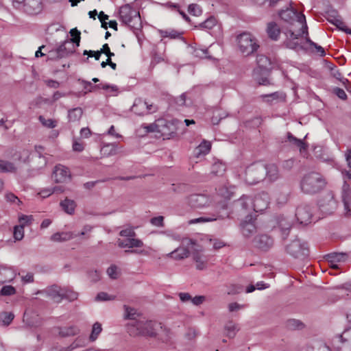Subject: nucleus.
<instances>
[{"mask_svg":"<svg viewBox=\"0 0 351 351\" xmlns=\"http://www.w3.org/2000/svg\"><path fill=\"white\" fill-rule=\"evenodd\" d=\"M281 20L285 23L283 32L286 36L284 42L286 47L291 49H302L297 40L303 34H308L306 17L293 8H287L279 12Z\"/></svg>","mask_w":351,"mask_h":351,"instance_id":"f257e3e1","label":"nucleus"},{"mask_svg":"<svg viewBox=\"0 0 351 351\" xmlns=\"http://www.w3.org/2000/svg\"><path fill=\"white\" fill-rule=\"evenodd\" d=\"M162 326L160 323L148 320L140 317L138 320L130 322L126 325L127 332L131 337H156L159 329Z\"/></svg>","mask_w":351,"mask_h":351,"instance_id":"f03ea898","label":"nucleus"},{"mask_svg":"<svg viewBox=\"0 0 351 351\" xmlns=\"http://www.w3.org/2000/svg\"><path fill=\"white\" fill-rule=\"evenodd\" d=\"M325 186L322 176L316 172L305 174L300 182L302 191L306 194H314L321 191Z\"/></svg>","mask_w":351,"mask_h":351,"instance_id":"7ed1b4c3","label":"nucleus"},{"mask_svg":"<svg viewBox=\"0 0 351 351\" xmlns=\"http://www.w3.org/2000/svg\"><path fill=\"white\" fill-rule=\"evenodd\" d=\"M119 17L121 22L131 29H139L142 27L139 12L132 8L130 4H125L120 8Z\"/></svg>","mask_w":351,"mask_h":351,"instance_id":"20e7f679","label":"nucleus"},{"mask_svg":"<svg viewBox=\"0 0 351 351\" xmlns=\"http://www.w3.org/2000/svg\"><path fill=\"white\" fill-rule=\"evenodd\" d=\"M199 248L200 247L194 240L186 238L182 240L181 246L167 254V256L176 261H180L187 258L190 254V252L200 251L201 250Z\"/></svg>","mask_w":351,"mask_h":351,"instance_id":"39448f33","label":"nucleus"},{"mask_svg":"<svg viewBox=\"0 0 351 351\" xmlns=\"http://www.w3.org/2000/svg\"><path fill=\"white\" fill-rule=\"evenodd\" d=\"M265 165L261 162L251 164L245 171V181L249 184H255L266 177Z\"/></svg>","mask_w":351,"mask_h":351,"instance_id":"423d86ee","label":"nucleus"},{"mask_svg":"<svg viewBox=\"0 0 351 351\" xmlns=\"http://www.w3.org/2000/svg\"><path fill=\"white\" fill-rule=\"evenodd\" d=\"M240 51L245 56H250L259 48L257 39L249 32H243L237 36Z\"/></svg>","mask_w":351,"mask_h":351,"instance_id":"0eeeda50","label":"nucleus"},{"mask_svg":"<svg viewBox=\"0 0 351 351\" xmlns=\"http://www.w3.org/2000/svg\"><path fill=\"white\" fill-rule=\"evenodd\" d=\"M285 249L287 253L295 258L304 259L308 255L307 243L299 239L291 241Z\"/></svg>","mask_w":351,"mask_h":351,"instance_id":"6e6552de","label":"nucleus"},{"mask_svg":"<svg viewBox=\"0 0 351 351\" xmlns=\"http://www.w3.org/2000/svg\"><path fill=\"white\" fill-rule=\"evenodd\" d=\"M334 351H351V326L332 339Z\"/></svg>","mask_w":351,"mask_h":351,"instance_id":"1a4fd4ad","label":"nucleus"},{"mask_svg":"<svg viewBox=\"0 0 351 351\" xmlns=\"http://www.w3.org/2000/svg\"><path fill=\"white\" fill-rule=\"evenodd\" d=\"M187 204L193 208L202 209L211 205L212 199L204 194H192L187 197Z\"/></svg>","mask_w":351,"mask_h":351,"instance_id":"9d476101","label":"nucleus"},{"mask_svg":"<svg viewBox=\"0 0 351 351\" xmlns=\"http://www.w3.org/2000/svg\"><path fill=\"white\" fill-rule=\"evenodd\" d=\"M313 216V208L308 204L301 203L296 208L295 217L301 224L311 222Z\"/></svg>","mask_w":351,"mask_h":351,"instance_id":"9b49d317","label":"nucleus"},{"mask_svg":"<svg viewBox=\"0 0 351 351\" xmlns=\"http://www.w3.org/2000/svg\"><path fill=\"white\" fill-rule=\"evenodd\" d=\"M318 205L322 212L330 214L336 208L337 202L334 199L333 194L331 192H327L319 200Z\"/></svg>","mask_w":351,"mask_h":351,"instance_id":"f8f14e48","label":"nucleus"},{"mask_svg":"<svg viewBox=\"0 0 351 351\" xmlns=\"http://www.w3.org/2000/svg\"><path fill=\"white\" fill-rule=\"evenodd\" d=\"M326 20L335 25L339 29L345 32L348 34H351V29L346 27L341 16L336 10H330L326 13Z\"/></svg>","mask_w":351,"mask_h":351,"instance_id":"ddd939ff","label":"nucleus"},{"mask_svg":"<svg viewBox=\"0 0 351 351\" xmlns=\"http://www.w3.org/2000/svg\"><path fill=\"white\" fill-rule=\"evenodd\" d=\"M52 178L57 183L66 182L71 179L70 171L67 167L58 165L54 168Z\"/></svg>","mask_w":351,"mask_h":351,"instance_id":"4468645a","label":"nucleus"},{"mask_svg":"<svg viewBox=\"0 0 351 351\" xmlns=\"http://www.w3.org/2000/svg\"><path fill=\"white\" fill-rule=\"evenodd\" d=\"M16 276V271L12 267L0 263V285L12 281Z\"/></svg>","mask_w":351,"mask_h":351,"instance_id":"2eb2a0df","label":"nucleus"},{"mask_svg":"<svg viewBox=\"0 0 351 351\" xmlns=\"http://www.w3.org/2000/svg\"><path fill=\"white\" fill-rule=\"evenodd\" d=\"M43 8V5L41 0H26L23 7L24 12L30 15L40 13Z\"/></svg>","mask_w":351,"mask_h":351,"instance_id":"dca6fc26","label":"nucleus"},{"mask_svg":"<svg viewBox=\"0 0 351 351\" xmlns=\"http://www.w3.org/2000/svg\"><path fill=\"white\" fill-rule=\"evenodd\" d=\"M253 199V210L258 213L265 210L269 204V196L266 193H262L254 197Z\"/></svg>","mask_w":351,"mask_h":351,"instance_id":"f3484780","label":"nucleus"},{"mask_svg":"<svg viewBox=\"0 0 351 351\" xmlns=\"http://www.w3.org/2000/svg\"><path fill=\"white\" fill-rule=\"evenodd\" d=\"M23 323L29 328H38L42 324V319L34 311H25L23 318Z\"/></svg>","mask_w":351,"mask_h":351,"instance_id":"a211bd4d","label":"nucleus"},{"mask_svg":"<svg viewBox=\"0 0 351 351\" xmlns=\"http://www.w3.org/2000/svg\"><path fill=\"white\" fill-rule=\"evenodd\" d=\"M254 242L258 248L263 251H267L274 244L272 238L267 234H261L256 237Z\"/></svg>","mask_w":351,"mask_h":351,"instance_id":"6ab92c4d","label":"nucleus"},{"mask_svg":"<svg viewBox=\"0 0 351 351\" xmlns=\"http://www.w3.org/2000/svg\"><path fill=\"white\" fill-rule=\"evenodd\" d=\"M75 51V48L72 42L66 40L59 46L55 52L57 53V58H62L72 54Z\"/></svg>","mask_w":351,"mask_h":351,"instance_id":"aec40b11","label":"nucleus"},{"mask_svg":"<svg viewBox=\"0 0 351 351\" xmlns=\"http://www.w3.org/2000/svg\"><path fill=\"white\" fill-rule=\"evenodd\" d=\"M278 223L282 239H286L293 226L292 220L289 217H280Z\"/></svg>","mask_w":351,"mask_h":351,"instance_id":"412c9836","label":"nucleus"},{"mask_svg":"<svg viewBox=\"0 0 351 351\" xmlns=\"http://www.w3.org/2000/svg\"><path fill=\"white\" fill-rule=\"evenodd\" d=\"M82 84L84 85V88L86 90V92H92L96 89H104V90H109L111 92H117L118 90V88L115 85H110V84H97L93 85L90 82L82 80Z\"/></svg>","mask_w":351,"mask_h":351,"instance_id":"4be33fe9","label":"nucleus"},{"mask_svg":"<svg viewBox=\"0 0 351 351\" xmlns=\"http://www.w3.org/2000/svg\"><path fill=\"white\" fill-rule=\"evenodd\" d=\"M117 245L121 248H133L143 247V243L140 239H135L134 237H130L127 238L125 239H118Z\"/></svg>","mask_w":351,"mask_h":351,"instance_id":"5701e85b","label":"nucleus"},{"mask_svg":"<svg viewBox=\"0 0 351 351\" xmlns=\"http://www.w3.org/2000/svg\"><path fill=\"white\" fill-rule=\"evenodd\" d=\"M63 290L56 285H53L45 291L47 295L54 302H60L63 300Z\"/></svg>","mask_w":351,"mask_h":351,"instance_id":"b1692460","label":"nucleus"},{"mask_svg":"<svg viewBox=\"0 0 351 351\" xmlns=\"http://www.w3.org/2000/svg\"><path fill=\"white\" fill-rule=\"evenodd\" d=\"M131 111L138 116H144L146 114V101L140 98L136 99L132 106Z\"/></svg>","mask_w":351,"mask_h":351,"instance_id":"393cba45","label":"nucleus"},{"mask_svg":"<svg viewBox=\"0 0 351 351\" xmlns=\"http://www.w3.org/2000/svg\"><path fill=\"white\" fill-rule=\"evenodd\" d=\"M77 235L72 232H56L51 235V240L55 242H64L75 238Z\"/></svg>","mask_w":351,"mask_h":351,"instance_id":"a878e982","label":"nucleus"},{"mask_svg":"<svg viewBox=\"0 0 351 351\" xmlns=\"http://www.w3.org/2000/svg\"><path fill=\"white\" fill-rule=\"evenodd\" d=\"M58 334L60 336L62 337H67L71 336H74L77 335L80 332V329L77 326H64L60 327L58 328Z\"/></svg>","mask_w":351,"mask_h":351,"instance_id":"bb28decb","label":"nucleus"},{"mask_svg":"<svg viewBox=\"0 0 351 351\" xmlns=\"http://www.w3.org/2000/svg\"><path fill=\"white\" fill-rule=\"evenodd\" d=\"M241 232L245 237H251L256 231V228L253 221H243L241 224Z\"/></svg>","mask_w":351,"mask_h":351,"instance_id":"cd10ccee","label":"nucleus"},{"mask_svg":"<svg viewBox=\"0 0 351 351\" xmlns=\"http://www.w3.org/2000/svg\"><path fill=\"white\" fill-rule=\"evenodd\" d=\"M237 204L245 211L253 210V199L249 196L243 195L238 201Z\"/></svg>","mask_w":351,"mask_h":351,"instance_id":"c85d7f7f","label":"nucleus"},{"mask_svg":"<svg viewBox=\"0 0 351 351\" xmlns=\"http://www.w3.org/2000/svg\"><path fill=\"white\" fill-rule=\"evenodd\" d=\"M267 32L271 39L277 40L280 34V29L276 23L270 22L267 24Z\"/></svg>","mask_w":351,"mask_h":351,"instance_id":"c756f323","label":"nucleus"},{"mask_svg":"<svg viewBox=\"0 0 351 351\" xmlns=\"http://www.w3.org/2000/svg\"><path fill=\"white\" fill-rule=\"evenodd\" d=\"M287 140L293 146L298 147L300 152L307 149L306 144L303 140L295 137L291 133H287Z\"/></svg>","mask_w":351,"mask_h":351,"instance_id":"7c9ffc66","label":"nucleus"},{"mask_svg":"<svg viewBox=\"0 0 351 351\" xmlns=\"http://www.w3.org/2000/svg\"><path fill=\"white\" fill-rule=\"evenodd\" d=\"M117 143H106L101 149V153L104 156H114L117 154Z\"/></svg>","mask_w":351,"mask_h":351,"instance_id":"2f4dec72","label":"nucleus"},{"mask_svg":"<svg viewBox=\"0 0 351 351\" xmlns=\"http://www.w3.org/2000/svg\"><path fill=\"white\" fill-rule=\"evenodd\" d=\"M159 34L162 38L184 40L182 33L175 29L159 30Z\"/></svg>","mask_w":351,"mask_h":351,"instance_id":"473e14b6","label":"nucleus"},{"mask_svg":"<svg viewBox=\"0 0 351 351\" xmlns=\"http://www.w3.org/2000/svg\"><path fill=\"white\" fill-rule=\"evenodd\" d=\"M16 170L17 168L13 162L5 160H0L1 173H15Z\"/></svg>","mask_w":351,"mask_h":351,"instance_id":"72a5a7b5","label":"nucleus"},{"mask_svg":"<svg viewBox=\"0 0 351 351\" xmlns=\"http://www.w3.org/2000/svg\"><path fill=\"white\" fill-rule=\"evenodd\" d=\"M193 260L196 263V268L199 270L204 269L206 267V258L199 253V251H193Z\"/></svg>","mask_w":351,"mask_h":351,"instance_id":"f704fd0d","label":"nucleus"},{"mask_svg":"<svg viewBox=\"0 0 351 351\" xmlns=\"http://www.w3.org/2000/svg\"><path fill=\"white\" fill-rule=\"evenodd\" d=\"M256 64L258 65L256 69L261 71V70H267L270 66L271 62L270 60L266 56L260 54L256 57Z\"/></svg>","mask_w":351,"mask_h":351,"instance_id":"c9c22d12","label":"nucleus"},{"mask_svg":"<svg viewBox=\"0 0 351 351\" xmlns=\"http://www.w3.org/2000/svg\"><path fill=\"white\" fill-rule=\"evenodd\" d=\"M226 170V164L220 161L215 162L211 167V173L216 176H223Z\"/></svg>","mask_w":351,"mask_h":351,"instance_id":"e433bc0d","label":"nucleus"},{"mask_svg":"<svg viewBox=\"0 0 351 351\" xmlns=\"http://www.w3.org/2000/svg\"><path fill=\"white\" fill-rule=\"evenodd\" d=\"M60 206L66 213L71 215L74 213L76 204L73 200L66 198L60 202Z\"/></svg>","mask_w":351,"mask_h":351,"instance_id":"4c0bfd02","label":"nucleus"},{"mask_svg":"<svg viewBox=\"0 0 351 351\" xmlns=\"http://www.w3.org/2000/svg\"><path fill=\"white\" fill-rule=\"evenodd\" d=\"M124 309H125L124 317L127 319H130V322L134 321V320H138V319L140 317H142L141 315H139L137 313L136 309L129 307L127 305H124Z\"/></svg>","mask_w":351,"mask_h":351,"instance_id":"58836bf2","label":"nucleus"},{"mask_svg":"<svg viewBox=\"0 0 351 351\" xmlns=\"http://www.w3.org/2000/svg\"><path fill=\"white\" fill-rule=\"evenodd\" d=\"M266 167V176L268 177V178L271 181H275L278 178V169L276 165L271 164L269 165H265Z\"/></svg>","mask_w":351,"mask_h":351,"instance_id":"ea45409f","label":"nucleus"},{"mask_svg":"<svg viewBox=\"0 0 351 351\" xmlns=\"http://www.w3.org/2000/svg\"><path fill=\"white\" fill-rule=\"evenodd\" d=\"M82 114L83 110L80 107L69 110L68 112V118L69 121L75 122L79 121L81 119Z\"/></svg>","mask_w":351,"mask_h":351,"instance_id":"a19ab883","label":"nucleus"},{"mask_svg":"<svg viewBox=\"0 0 351 351\" xmlns=\"http://www.w3.org/2000/svg\"><path fill=\"white\" fill-rule=\"evenodd\" d=\"M347 258L346 254L333 252L326 255V260L328 262L340 263L345 261Z\"/></svg>","mask_w":351,"mask_h":351,"instance_id":"79ce46f5","label":"nucleus"},{"mask_svg":"<svg viewBox=\"0 0 351 351\" xmlns=\"http://www.w3.org/2000/svg\"><path fill=\"white\" fill-rule=\"evenodd\" d=\"M233 187L224 184L220 186L217 191L218 194L226 199H229L232 197L233 191Z\"/></svg>","mask_w":351,"mask_h":351,"instance_id":"37998d69","label":"nucleus"},{"mask_svg":"<svg viewBox=\"0 0 351 351\" xmlns=\"http://www.w3.org/2000/svg\"><path fill=\"white\" fill-rule=\"evenodd\" d=\"M343 202L344 204L345 210L347 211V213L349 214L350 212V191H349V186L347 184H344L343 186V192L342 195Z\"/></svg>","mask_w":351,"mask_h":351,"instance_id":"c03bdc74","label":"nucleus"},{"mask_svg":"<svg viewBox=\"0 0 351 351\" xmlns=\"http://www.w3.org/2000/svg\"><path fill=\"white\" fill-rule=\"evenodd\" d=\"M210 143L204 140L199 146L196 147L197 154L198 156L206 155L210 152Z\"/></svg>","mask_w":351,"mask_h":351,"instance_id":"a18cd8bd","label":"nucleus"},{"mask_svg":"<svg viewBox=\"0 0 351 351\" xmlns=\"http://www.w3.org/2000/svg\"><path fill=\"white\" fill-rule=\"evenodd\" d=\"M14 318V315L12 312H2L0 314V322L5 326L10 325Z\"/></svg>","mask_w":351,"mask_h":351,"instance_id":"49530a36","label":"nucleus"},{"mask_svg":"<svg viewBox=\"0 0 351 351\" xmlns=\"http://www.w3.org/2000/svg\"><path fill=\"white\" fill-rule=\"evenodd\" d=\"M217 24V20L215 17L210 16L205 21L199 23L197 27L206 29H211Z\"/></svg>","mask_w":351,"mask_h":351,"instance_id":"de8ad7c7","label":"nucleus"},{"mask_svg":"<svg viewBox=\"0 0 351 351\" xmlns=\"http://www.w3.org/2000/svg\"><path fill=\"white\" fill-rule=\"evenodd\" d=\"M101 324L99 322H95L93 325L92 331L89 337L90 340L91 341H95L97 339L99 335L101 333Z\"/></svg>","mask_w":351,"mask_h":351,"instance_id":"09e8293b","label":"nucleus"},{"mask_svg":"<svg viewBox=\"0 0 351 351\" xmlns=\"http://www.w3.org/2000/svg\"><path fill=\"white\" fill-rule=\"evenodd\" d=\"M38 120L41 124L47 128H54L57 126V121L52 119H45L43 116L40 115Z\"/></svg>","mask_w":351,"mask_h":351,"instance_id":"8fccbe9b","label":"nucleus"},{"mask_svg":"<svg viewBox=\"0 0 351 351\" xmlns=\"http://www.w3.org/2000/svg\"><path fill=\"white\" fill-rule=\"evenodd\" d=\"M252 76L254 79L260 85L266 86L269 84V80L267 77H261L260 71L258 69H254L252 73Z\"/></svg>","mask_w":351,"mask_h":351,"instance_id":"3c124183","label":"nucleus"},{"mask_svg":"<svg viewBox=\"0 0 351 351\" xmlns=\"http://www.w3.org/2000/svg\"><path fill=\"white\" fill-rule=\"evenodd\" d=\"M225 330L226 331V335L230 338L234 337L238 330L236 324L232 322L226 324L225 326Z\"/></svg>","mask_w":351,"mask_h":351,"instance_id":"603ef678","label":"nucleus"},{"mask_svg":"<svg viewBox=\"0 0 351 351\" xmlns=\"http://www.w3.org/2000/svg\"><path fill=\"white\" fill-rule=\"evenodd\" d=\"M308 351H331L330 348L322 342H316L311 347L308 348Z\"/></svg>","mask_w":351,"mask_h":351,"instance_id":"864d4df0","label":"nucleus"},{"mask_svg":"<svg viewBox=\"0 0 351 351\" xmlns=\"http://www.w3.org/2000/svg\"><path fill=\"white\" fill-rule=\"evenodd\" d=\"M261 97L263 99L267 98V101L285 99V95L280 92H274L270 94L262 95Z\"/></svg>","mask_w":351,"mask_h":351,"instance_id":"5fc2aeb1","label":"nucleus"},{"mask_svg":"<svg viewBox=\"0 0 351 351\" xmlns=\"http://www.w3.org/2000/svg\"><path fill=\"white\" fill-rule=\"evenodd\" d=\"M71 36L73 37L69 41L72 42L73 44L75 43L77 46L80 45V32L76 28L72 29L70 31Z\"/></svg>","mask_w":351,"mask_h":351,"instance_id":"6e6d98bb","label":"nucleus"},{"mask_svg":"<svg viewBox=\"0 0 351 351\" xmlns=\"http://www.w3.org/2000/svg\"><path fill=\"white\" fill-rule=\"evenodd\" d=\"M13 234L15 240H22L24 237V228L23 226H16L14 228Z\"/></svg>","mask_w":351,"mask_h":351,"instance_id":"4d7b16f0","label":"nucleus"},{"mask_svg":"<svg viewBox=\"0 0 351 351\" xmlns=\"http://www.w3.org/2000/svg\"><path fill=\"white\" fill-rule=\"evenodd\" d=\"M62 296L63 299L65 298L69 301H73L77 298L78 294L72 290L66 289L63 290Z\"/></svg>","mask_w":351,"mask_h":351,"instance_id":"13d9d810","label":"nucleus"},{"mask_svg":"<svg viewBox=\"0 0 351 351\" xmlns=\"http://www.w3.org/2000/svg\"><path fill=\"white\" fill-rule=\"evenodd\" d=\"M15 293L16 289L11 285L3 286L0 291L1 295H12L15 294Z\"/></svg>","mask_w":351,"mask_h":351,"instance_id":"bf43d9fd","label":"nucleus"},{"mask_svg":"<svg viewBox=\"0 0 351 351\" xmlns=\"http://www.w3.org/2000/svg\"><path fill=\"white\" fill-rule=\"evenodd\" d=\"M19 220L20 222V226H23V227L24 228L25 226L31 224V223L34 220V218L32 215H22L19 217Z\"/></svg>","mask_w":351,"mask_h":351,"instance_id":"052dcab7","label":"nucleus"},{"mask_svg":"<svg viewBox=\"0 0 351 351\" xmlns=\"http://www.w3.org/2000/svg\"><path fill=\"white\" fill-rule=\"evenodd\" d=\"M88 278L92 282H97L100 280L101 274L97 270H90L87 273Z\"/></svg>","mask_w":351,"mask_h":351,"instance_id":"680f3d73","label":"nucleus"},{"mask_svg":"<svg viewBox=\"0 0 351 351\" xmlns=\"http://www.w3.org/2000/svg\"><path fill=\"white\" fill-rule=\"evenodd\" d=\"M188 11L191 14L199 16L202 14V10L197 4H191L189 6Z\"/></svg>","mask_w":351,"mask_h":351,"instance_id":"e2e57ef3","label":"nucleus"},{"mask_svg":"<svg viewBox=\"0 0 351 351\" xmlns=\"http://www.w3.org/2000/svg\"><path fill=\"white\" fill-rule=\"evenodd\" d=\"M107 274L111 279H117L119 276L118 268L116 265H111L107 269Z\"/></svg>","mask_w":351,"mask_h":351,"instance_id":"0e129e2a","label":"nucleus"},{"mask_svg":"<svg viewBox=\"0 0 351 351\" xmlns=\"http://www.w3.org/2000/svg\"><path fill=\"white\" fill-rule=\"evenodd\" d=\"M115 298L114 295H109L106 292H100L96 296V300L97 301H108L112 300Z\"/></svg>","mask_w":351,"mask_h":351,"instance_id":"69168bd1","label":"nucleus"},{"mask_svg":"<svg viewBox=\"0 0 351 351\" xmlns=\"http://www.w3.org/2000/svg\"><path fill=\"white\" fill-rule=\"evenodd\" d=\"M150 223L156 227L164 226V217L162 216L155 217L151 219Z\"/></svg>","mask_w":351,"mask_h":351,"instance_id":"338daca9","label":"nucleus"},{"mask_svg":"<svg viewBox=\"0 0 351 351\" xmlns=\"http://www.w3.org/2000/svg\"><path fill=\"white\" fill-rule=\"evenodd\" d=\"M120 236L130 238L134 237L136 236V232L132 228H127L125 230H122L119 232Z\"/></svg>","mask_w":351,"mask_h":351,"instance_id":"774afa93","label":"nucleus"}]
</instances>
